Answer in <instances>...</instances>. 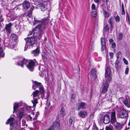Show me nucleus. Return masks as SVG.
I'll list each match as a JSON object with an SVG mask.
<instances>
[{"label": "nucleus", "mask_w": 130, "mask_h": 130, "mask_svg": "<svg viewBox=\"0 0 130 130\" xmlns=\"http://www.w3.org/2000/svg\"><path fill=\"white\" fill-rule=\"evenodd\" d=\"M26 41V45L24 50H26L28 48H30V46L34 44L35 42V40L34 36L30 37H27L25 39Z\"/></svg>", "instance_id": "5"}, {"label": "nucleus", "mask_w": 130, "mask_h": 130, "mask_svg": "<svg viewBox=\"0 0 130 130\" xmlns=\"http://www.w3.org/2000/svg\"><path fill=\"white\" fill-rule=\"evenodd\" d=\"M121 13L122 15H124L125 14V11H122Z\"/></svg>", "instance_id": "57"}, {"label": "nucleus", "mask_w": 130, "mask_h": 130, "mask_svg": "<svg viewBox=\"0 0 130 130\" xmlns=\"http://www.w3.org/2000/svg\"><path fill=\"white\" fill-rule=\"evenodd\" d=\"M53 129H55L54 128L52 125L47 130H53Z\"/></svg>", "instance_id": "42"}, {"label": "nucleus", "mask_w": 130, "mask_h": 130, "mask_svg": "<svg viewBox=\"0 0 130 130\" xmlns=\"http://www.w3.org/2000/svg\"><path fill=\"white\" fill-rule=\"evenodd\" d=\"M116 46V44L115 43H113L112 44L111 47L113 48H114Z\"/></svg>", "instance_id": "46"}, {"label": "nucleus", "mask_w": 130, "mask_h": 130, "mask_svg": "<svg viewBox=\"0 0 130 130\" xmlns=\"http://www.w3.org/2000/svg\"><path fill=\"white\" fill-rule=\"evenodd\" d=\"M12 25V24L9 23L8 24L6 25L5 27L6 31L9 34L11 33V28Z\"/></svg>", "instance_id": "16"}, {"label": "nucleus", "mask_w": 130, "mask_h": 130, "mask_svg": "<svg viewBox=\"0 0 130 130\" xmlns=\"http://www.w3.org/2000/svg\"><path fill=\"white\" fill-rule=\"evenodd\" d=\"M123 36V35L122 33H120L119 34V37L118 38V39L119 40H121Z\"/></svg>", "instance_id": "36"}, {"label": "nucleus", "mask_w": 130, "mask_h": 130, "mask_svg": "<svg viewBox=\"0 0 130 130\" xmlns=\"http://www.w3.org/2000/svg\"><path fill=\"white\" fill-rule=\"evenodd\" d=\"M101 51H103L105 49V47L104 46L105 40L103 37L101 38Z\"/></svg>", "instance_id": "18"}, {"label": "nucleus", "mask_w": 130, "mask_h": 130, "mask_svg": "<svg viewBox=\"0 0 130 130\" xmlns=\"http://www.w3.org/2000/svg\"><path fill=\"white\" fill-rule=\"evenodd\" d=\"M34 84L32 86V88L34 90H35L36 88H40L42 86L41 83L38 82L36 81L34 82Z\"/></svg>", "instance_id": "14"}, {"label": "nucleus", "mask_w": 130, "mask_h": 130, "mask_svg": "<svg viewBox=\"0 0 130 130\" xmlns=\"http://www.w3.org/2000/svg\"><path fill=\"white\" fill-rule=\"evenodd\" d=\"M91 72L90 76L91 78L93 79H95L97 77L96 74V71L94 69H93L91 70Z\"/></svg>", "instance_id": "13"}, {"label": "nucleus", "mask_w": 130, "mask_h": 130, "mask_svg": "<svg viewBox=\"0 0 130 130\" xmlns=\"http://www.w3.org/2000/svg\"><path fill=\"white\" fill-rule=\"evenodd\" d=\"M79 115L82 118H84L87 115V112L84 111H81L78 112Z\"/></svg>", "instance_id": "20"}, {"label": "nucleus", "mask_w": 130, "mask_h": 130, "mask_svg": "<svg viewBox=\"0 0 130 130\" xmlns=\"http://www.w3.org/2000/svg\"><path fill=\"white\" fill-rule=\"evenodd\" d=\"M103 13L105 18H108L109 17V15L107 12L104 10L103 11Z\"/></svg>", "instance_id": "30"}, {"label": "nucleus", "mask_w": 130, "mask_h": 130, "mask_svg": "<svg viewBox=\"0 0 130 130\" xmlns=\"http://www.w3.org/2000/svg\"><path fill=\"white\" fill-rule=\"evenodd\" d=\"M53 125L55 130H59V122L55 121L53 122Z\"/></svg>", "instance_id": "15"}, {"label": "nucleus", "mask_w": 130, "mask_h": 130, "mask_svg": "<svg viewBox=\"0 0 130 130\" xmlns=\"http://www.w3.org/2000/svg\"><path fill=\"white\" fill-rule=\"evenodd\" d=\"M118 60H117V59L116 62H115V67L117 68H118V64L119 63V62L118 61Z\"/></svg>", "instance_id": "41"}, {"label": "nucleus", "mask_w": 130, "mask_h": 130, "mask_svg": "<svg viewBox=\"0 0 130 130\" xmlns=\"http://www.w3.org/2000/svg\"><path fill=\"white\" fill-rule=\"evenodd\" d=\"M129 24L130 25V19L128 20Z\"/></svg>", "instance_id": "60"}, {"label": "nucleus", "mask_w": 130, "mask_h": 130, "mask_svg": "<svg viewBox=\"0 0 130 130\" xmlns=\"http://www.w3.org/2000/svg\"><path fill=\"white\" fill-rule=\"evenodd\" d=\"M92 130H98V129L96 126L95 125L94 126H93L92 127Z\"/></svg>", "instance_id": "44"}, {"label": "nucleus", "mask_w": 130, "mask_h": 130, "mask_svg": "<svg viewBox=\"0 0 130 130\" xmlns=\"http://www.w3.org/2000/svg\"><path fill=\"white\" fill-rule=\"evenodd\" d=\"M101 120L103 121L105 124L108 123L110 121L109 116L107 114L105 115H102L101 117Z\"/></svg>", "instance_id": "10"}, {"label": "nucleus", "mask_w": 130, "mask_h": 130, "mask_svg": "<svg viewBox=\"0 0 130 130\" xmlns=\"http://www.w3.org/2000/svg\"><path fill=\"white\" fill-rule=\"evenodd\" d=\"M128 125L129 126H130V120H129V122L128 124Z\"/></svg>", "instance_id": "61"}, {"label": "nucleus", "mask_w": 130, "mask_h": 130, "mask_svg": "<svg viewBox=\"0 0 130 130\" xmlns=\"http://www.w3.org/2000/svg\"><path fill=\"white\" fill-rule=\"evenodd\" d=\"M126 19H127L128 20L130 19V17L128 12L126 13Z\"/></svg>", "instance_id": "43"}, {"label": "nucleus", "mask_w": 130, "mask_h": 130, "mask_svg": "<svg viewBox=\"0 0 130 130\" xmlns=\"http://www.w3.org/2000/svg\"><path fill=\"white\" fill-rule=\"evenodd\" d=\"M29 117L30 118V120L31 121V120L32 119V117L30 116V115H29Z\"/></svg>", "instance_id": "58"}, {"label": "nucleus", "mask_w": 130, "mask_h": 130, "mask_svg": "<svg viewBox=\"0 0 130 130\" xmlns=\"http://www.w3.org/2000/svg\"><path fill=\"white\" fill-rule=\"evenodd\" d=\"M50 105V102L47 103L46 104V107H49Z\"/></svg>", "instance_id": "49"}, {"label": "nucleus", "mask_w": 130, "mask_h": 130, "mask_svg": "<svg viewBox=\"0 0 130 130\" xmlns=\"http://www.w3.org/2000/svg\"><path fill=\"white\" fill-rule=\"evenodd\" d=\"M11 37L12 38V39L14 40H17L18 38L17 35L13 34H11Z\"/></svg>", "instance_id": "29"}, {"label": "nucleus", "mask_w": 130, "mask_h": 130, "mask_svg": "<svg viewBox=\"0 0 130 130\" xmlns=\"http://www.w3.org/2000/svg\"><path fill=\"white\" fill-rule=\"evenodd\" d=\"M110 122L113 125L115 130H120L122 127L121 124L118 122L116 118V112L113 111L111 114Z\"/></svg>", "instance_id": "4"}, {"label": "nucleus", "mask_w": 130, "mask_h": 130, "mask_svg": "<svg viewBox=\"0 0 130 130\" xmlns=\"http://www.w3.org/2000/svg\"><path fill=\"white\" fill-rule=\"evenodd\" d=\"M40 90V92L41 93H43L44 92V88L42 86L40 88H39Z\"/></svg>", "instance_id": "35"}, {"label": "nucleus", "mask_w": 130, "mask_h": 130, "mask_svg": "<svg viewBox=\"0 0 130 130\" xmlns=\"http://www.w3.org/2000/svg\"><path fill=\"white\" fill-rule=\"evenodd\" d=\"M85 104L83 102H82L80 104V107L82 109H85Z\"/></svg>", "instance_id": "31"}, {"label": "nucleus", "mask_w": 130, "mask_h": 130, "mask_svg": "<svg viewBox=\"0 0 130 130\" xmlns=\"http://www.w3.org/2000/svg\"><path fill=\"white\" fill-rule=\"evenodd\" d=\"M83 130H88V129L87 128H85Z\"/></svg>", "instance_id": "62"}, {"label": "nucleus", "mask_w": 130, "mask_h": 130, "mask_svg": "<svg viewBox=\"0 0 130 130\" xmlns=\"http://www.w3.org/2000/svg\"><path fill=\"white\" fill-rule=\"evenodd\" d=\"M123 61L124 62V63L126 65H127L128 64V61L126 60L124 58L123 59Z\"/></svg>", "instance_id": "39"}, {"label": "nucleus", "mask_w": 130, "mask_h": 130, "mask_svg": "<svg viewBox=\"0 0 130 130\" xmlns=\"http://www.w3.org/2000/svg\"><path fill=\"white\" fill-rule=\"evenodd\" d=\"M30 6L29 2L27 1H26L23 3V10L24 11H26L28 9Z\"/></svg>", "instance_id": "11"}, {"label": "nucleus", "mask_w": 130, "mask_h": 130, "mask_svg": "<svg viewBox=\"0 0 130 130\" xmlns=\"http://www.w3.org/2000/svg\"><path fill=\"white\" fill-rule=\"evenodd\" d=\"M109 23L110 25V27L112 28H113V20L112 17H111L109 19Z\"/></svg>", "instance_id": "22"}, {"label": "nucleus", "mask_w": 130, "mask_h": 130, "mask_svg": "<svg viewBox=\"0 0 130 130\" xmlns=\"http://www.w3.org/2000/svg\"><path fill=\"white\" fill-rule=\"evenodd\" d=\"M111 69L109 67H108L106 70L105 77L106 82L105 84L103 82L102 86H103V89L102 91V93L105 94L107 91L108 87V84L111 81Z\"/></svg>", "instance_id": "3"}, {"label": "nucleus", "mask_w": 130, "mask_h": 130, "mask_svg": "<svg viewBox=\"0 0 130 130\" xmlns=\"http://www.w3.org/2000/svg\"><path fill=\"white\" fill-rule=\"evenodd\" d=\"M47 19L43 20H37L34 18V25L39 24L37 25L32 31H29L28 36L32 35L33 33V36H37V35H41L42 31L45 29L47 27Z\"/></svg>", "instance_id": "1"}, {"label": "nucleus", "mask_w": 130, "mask_h": 130, "mask_svg": "<svg viewBox=\"0 0 130 130\" xmlns=\"http://www.w3.org/2000/svg\"><path fill=\"white\" fill-rule=\"evenodd\" d=\"M39 115V112H36V114L35 116L36 117H37Z\"/></svg>", "instance_id": "51"}, {"label": "nucleus", "mask_w": 130, "mask_h": 130, "mask_svg": "<svg viewBox=\"0 0 130 130\" xmlns=\"http://www.w3.org/2000/svg\"><path fill=\"white\" fill-rule=\"evenodd\" d=\"M109 30V26L107 25L104 28V31L105 32H106V31Z\"/></svg>", "instance_id": "34"}, {"label": "nucleus", "mask_w": 130, "mask_h": 130, "mask_svg": "<svg viewBox=\"0 0 130 130\" xmlns=\"http://www.w3.org/2000/svg\"><path fill=\"white\" fill-rule=\"evenodd\" d=\"M98 14L97 12L96 11H92L91 14V16L92 17H95Z\"/></svg>", "instance_id": "26"}, {"label": "nucleus", "mask_w": 130, "mask_h": 130, "mask_svg": "<svg viewBox=\"0 0 130 130\" xmlns=\"http://www.w3.org/2000/svg\"><path fill=\"white\" fill-rule=\"evenodd\" d=\"M94 2L96 4H99L101 2V0H94Z\"/></svg>", "instance_id": "40"}, {"label": "nucleus", "mask_w": 130, "mask_h": 130, "mask_svg": "<svg viewBox=\"0 0 130 130\" xmlns=\"http://www.w3.org/2000/svg\"><path fill=\"white\" fill-rule=\"evenodd\" d=\"M36 121H34L33 122V124L34 125V126L35 127L36 126Z\"/></svg>", "instance_id": "53"}, {"label": "nucleus", "mask_w": 130, "mask_h": 130, "mask_svg": "<svg viewBox=\"0 0 130 130\" xmlns=\"http://www.w3.org/2000/svg\"><path fill=\"white\" fill-rule=\"evenodd\" d=\"M40 53V50L38 47H37L35 50H32L31 52L32 55L35 56H38L39 55Z\"/></svg>", "instance_id": "12"}, {"label": "nucleus", "mask_w": 130, "mask_h": 130, "mask_svg": "<svg viewBox=\"0 0 130 130\" xmlns=\"http://www.w3.org/2000/svg\"><path fill=\"white\" fill-rule=\"evenodd\" d=\"M34 8L32 7H31L29 11V12L28 14V16H30V15H31V14L32 13V11L33 9Z\"/></svg>", "instance_id": "37"}, {"label": "nucleus", "mask_w": 130, "mask_h": 130, "mask_svg": "<svg viewBox=\"0 0 130 130\" xmlns=\"http://www.w3.org/2000/svg\"><path fill=\"white\" fill-rule=\"evenodd\" d=\"M41 55L43 58L46 59L47 58V55L44 50H42Z\"/></svg>", "instance_id": "25"}, {"label": "nucleus", "mask_w": 130, "mask_h": 130, "mask_svg": "<svg viewBox=\"0 0 130 130\" xmlns=\"http://www.w3.org/2000/svg\"><path fill=\"white\" fill-rule=\"evenodd\" d=\"M31 114H32L33 115H35V112H32Z\"/></svg>", "instance_id": "59"}, {"label": "nucleus", "mask_w": 130, "mask_h": 130, "mask_svg": "<svg viewBox=\"0 0 130 130\" xmlns=\"http://www.w3.org/2000/svg\"><path fill=\"white\" fill-rule=\"evenodd\" d=\"M128 111L123 109L120 110L118 114L119 117L122 118H127L128 116Z\"/></svg>", "instance_id": "7"}, {"label": "nucleus", "mask_w": 130, "mask_h": 130, "mask_svg": "<svg viewBox=\"0 0 130 130\" xmlns=\"http://www.w3.org/2000/svg\"><path fill=\"white\" fill-rule=\"evenodd\" d=\"M7 16L8 17L10 18V19L12 21L15 20L17 17L16 15L13 14H11V15H10L9 14H8L7 15Z\"/></svg>", "instance_id": "24"}, {"label": "nucleus", "mask_w": 130, "mask_h": 130, "mask_svg": "<svg viewBox=\"0 0 130 130\" xmlns=\"http://www.w3.org/2000/svg\"><path fill=\"white\" fill-rule=\"evenodd\" d=\"M115 20L116 22H119L120 20V18L118 15H117L116 16H114Z\"/></svg>", "instance_id": "32"}, {"label": "nucleus", "mask_w": 130, "mask_h": 130, "mask_svg": "<svg viewBox=\"0 0 130 130\" xmlns=\"http://www.w3.org/2000/svg\"><path fill=\"white\" fill-rule=\"evenodd\" d=\"M37 117L36 116H35L33 118V120H35L37 119Z\"/></svg>", "instance_id": "55"}, {"label": "nucleus", "mask_w": 130, "mask_h": 130, "mask_svg": "<svg viewBox=\"0 0 130 130\" xmlns=\"http://www.w3.org/2000/svg\"><path fill=\"white\" fill-rule=\"evenodd\" d=\"M60 113L62 116H64L66 114L65 109L62 107L60 111Z\"/></svg>", "instance_id": "23"}, {"label": "nucleus", "mask_w": 130, "mask_h": 130, "mask_svg": "<svg viewBox=\"0 0 130 130\" xmlns=\"http://www.w3.org/2000/svg\"><path fill=\"white\" fill-rule=\"evenodd\" d=\"M19 61L16 62V64L18 66H20L23 67L24 65H25L26 67L30 71H32L35 66L36 60H28L23 58H20L18 59Z\"/></svg>", "instance_id": "2"}, {"label": "nucleus", "mask_w": 130, "mask_h": 130, "mask_svg": "<svg viewBox=\"0 0 130 130\" xmlns=\"http://www.w3.org/2000/svg\"><path fill=\"white\" fill-rule=\"evenodd\" d=\"M20 105V103H14L13 105V113L16 112L15 110L19 107Z\"/></svg>", "instance_id": "19"}, {"label": "nucleus", "mask_w": 130, "mask_h": 130, "mask_svg": "<svg viewBox=\"0 0 130 130\" xmlns=\"http://www.w3.org/2000/svg\"><path fill=\"white\" fill-rule=\"evenodd\" d=\"M113 53L110 52L109 53V55L111 58H113Z\"/></svg>", "instance_id": "48"}, {"label": "nucleus", "mask_w": 130, "mask_h": 130, "mask_svg": "<svg viewBox=\"0 0 130 130\" xmlns=\"http://www.w3.org/2000/svg\"><path fill=\"white\" fill-rule=\"evenodd\" d=\"M122 9H124V6L123 3L122 4Z\"/></svg>", "instance_id": "56"}, {"label": "nucleus", "mask_w": 130, "mask_h": 130, "mask_svg": "<svg viewBox=\"0 0 130 130\" xmlns=\"http://www.w3.org/2000/svg\"><path fill=\"white\" fill-rule=\"evenodd\" d=\"M106 130H112L111 128L108 127H106Z\"/></svg>", "instance_id": "50"}, {"label": "nucleus", "mask_w": 130, "mask_h": 130, "mask_svg": "<svg viewBox=\"0 0 130 130\" xmlns=\"http://www.w3.org/2000/svg\"><path fill=\"white\" fill-rule=\"evenodd\" d=\"M39 92L38 90H37L32 93L33 99L32 100L31 102L33 104V106L34 107H35L36 104L38 103V99L36 97L39 96Z\"/></svg>", "instance_id": "8"}, {"label": "nucleus", "mask_w": 130, "mask_h": 130, "mask_svg": "<svg viewBox=\"0 0 130 130\" xmlns=\"http://www.w3.org/2000/svg\"><path fill=\"white\" fill-rule=\"evenodd\" d=\"M28 107L24 106L20 108V111L18 115V118H19L20 120L23 116L24 112H26L27 110H28Z\"/></svg>", "instance_id": "9"}, {"label": "nucleus", "mask_w": 130, "mask_h": 130, "mask_svg": "<svg viewBox=\"0 0 130 130\" xmlns=\"http://www.w3.org/2000/svg\"><path fill=\"white\" fill-rule=\"evenodd\" d=\"M4 53L3 52L2 48L0 46V57H3L4 56Z\"/></svg>", "instance_id": "28"}, {"label": "nucleus", "mask_w": 130, "mask_h": 130, "mask_svg": "<svg viewBox=\"0 0 130 130\" xmlns=\"http://www.w3.org/2000/svg\"><path fill=\"white\" fill-rule=\"evenodd\" d=\"M122 11H125L124 9H122Z\"/></svg>", "instance_id": "63"}, {"label": "nucleus", "mask_w": 130, "mask_h": 130, "mask_svg": "<svg viewBox=\"0 0 130 130\" xmlns=\"http://www.w3.org/2000/svg\"><path fill=\"white\" fill-rule=\"evenodd\" d=\"M113 41V40L112 39H110L109 40V41L110 42H112Z\"/></svg>", "instance_id": "52"}, {"label": "nucleus", "mask_w": 130, "mask_h": 130, "mask_svg": "<svg viewBox=\"0 0 130 130\" xmlns=\"http://www.w3.org/2000/svg\"><path fill=\"white\" fill-rule=\"evenodd\" d=\"M45 3H43L39 4V5L41 11H44L45 10Z\"/></svg>", "instance_id": "21"}, {"label": "nucleus", "mask_w": 130, "mask_h": 130, "mask_svg": "<svg viewBox=\"0 0 130 130\" xmlns=\"http://www.w3.org/2000/svg\"><path fill=\"white\" fill-rule=\"evenodd\" d=\"M5 2L4 0H0V3H2L3 2Z\"/></svg>", "instance_id": "54"}, {"label": "nucleus", "mask_w": 130, "mask_h": 130, "mask_svg": "<svg viewBox=\"0 0 130 130\" xmlns=\"http://www.w3.org/2000/svg\"><path fill=\"white\" fill-rule=\"evenodd\" d=\"M117 59L118 60L119 58L121 56L122 54L120 52H118L116 54Z\"/></svg>", "instance_id": "33"}, {"label": "nucleus", "mask_w": 130, "mask_h": 130, "mask_svg": "<svg viewBox=\"0 0 130 130\" xmlns=\"http://www.w3.org/2000/svg\"><path fill=\"white\" fill-rule=\"evenodd\" d=\"M10 124V127H12V129L10 128V130H17L15 128L17 125V123L14 121V119L13 118L11 117L7 120L6 124Z\"/></svg>", "instance_id": "6"}, {"label": "nucleus", "mask_w": 130, "mask_h": 130, "mask_svg": "<svg viewBox=\"0 0 130 130\" xmlns=\"http://www.w3.org/2000/svg\"><path fill=\"white\" fill-rule=\"evenodd\" d=\"M73 122V120L71 118H70L69 120V124L71 125Z\"/></svg>", "instance_id": "47"}, {"label": "nucleus", "mask_w": 130, "mask_h": 130, "mask_svg": "<svg viewBox=\"0 0 130 130\" xmlns=\"http://www.w3.org/2000/svg\"><path fill=\"white\" fill-rule=\"evenodd\" d=\"M91 9H92L94 10H95L96 9L95 6L94 4H92L91 6Z\"/></svg>", "instance_id": "38"}, {"label": "nucleus", "mask_w": 130, "mask_h": 130, "mask_svg": "<svg viewBox=\"0 0 130 130\" xmlns=\"http://www.w3.org/2000/svg\"><path fill=\"white\" fill-rule=\"evenodd\" d=\"M129 71V69L128 68H127L125 70V74H127L128 73Z\"/></svg>", "instance_id": "45"}, {"label": "nucleus", "mask_w": 130, "mask_h": 130, "mask_svg": "<svg viewBox=\"0 0 130 130\" xmlns=\"http://www.w3.org/2000/svg\"><path fill=\"white\" fill-rule=\"evenodd\" d=\"M75 94H72L71 98V100L72 102H74L75 101Z\"/></svg>", "instance_id": "27"}, {"label": "nucleus", "mask_w": 130, "mask_h": 130, "mask_svg": "<svg viewBox=\"0 0 130 130\" xmlns=\"http://www.w3.org/2000/svg\"><path fill=\"white\" fill-rule=\"evenodd\" d=\"M40 66H39V68H38V69L39 70H40Z\"/></svg>", "instance_id": "64"}, {"label": "nucleus", "mask_w": 130, "mask_h": 130, "mask_svg": "<svg viewBox=\"0 0 130 130\" xmlns=\"http://www.w3.org/2000/svg\"><path fill=\"white\" fill-rule=\"evenodd\" d=\"M124 104L128 108L130 107V100L127 99L124 100L123 101Z\"/></svg>", "instance_id": "17"}]
</instances>
